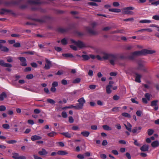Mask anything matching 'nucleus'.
<instances>
[{
  "mask_svg": "<svg viewBox=\"0 0 159 159\" xmlns=\"http://www.w3.org/2000/svg\"><path fill=\"white\" fill-rule=\"evenodd\" d=\"M101 56L99 55L96 56L97 59L100 61H102L103 60H107L113 57V55L108 54L105 52H103L101 53Z\"/></svg>",
  "mask_w": 159,
  "mask_h": 159,
  "instance_id": "nucleus-1",
  "label": "nucleus"
},
{
  "mask_svg": "<svg viewBox=\"0 0 159 159\" xmlns=\"http://www.w3.org/2000/svg\"><path fill=\"white\" fill-rule=\"evenodd\" d=\"M134 9V8L133 7H129L122 9L121 10V11H122V13L124 14L133 15L134 14V12L133 11H130L133 10Z\"/></svg>",
  "mask_w": 159,
  "mask_h": 159,
  "instance_id": "nucleus-2",
  "label": "nucleus"
},
{
  "mask_svg": "<svg viewBox=\"0 0 159 159\" xmlns=\"http://www.w3.org/2000/svg\"><path fill=\"white\" fill-rule=\"evenodd\" d=\"M78 102L76 104L77 105L76 108L77 110H80L82 109L84 104L85 103V101L83 98H80L77 101Z\"/></svg>",
  "mask_w": 159,
  "mask_h": 159,
  "instance_id": "nucleus-3",
  "label": "nucleus"
},
{
  "mask_svg": "<svg viewBox=\"0 0 159 159\" xmlns=\"http://www.w3.org/2000/svg\"><path fill=\"white\" fill-rule=\"evenodd\" d=\"M71 42L76 44L78 47L80 48H82L86 47V46L85 44L81 41H75L73 39H71Z\"/></svg>",
  "mask_w": 159,
  "mask_h": 159,
  "instance_id": "nucleus-4",
  "label": "nucleus"
},
{
  "mask_svg": "<svg viewBox=\"0 0 159 159\" xmlns=\"http://www.w3.org/2000/svg\"><path fill=\"white\" fill-rule=\"evenodd\" d=\"M133 75L135 76V81L138 83H140L141 82L140 79L141 75L139 74L136 72H132Z\"/></svg>",
  "mask_w": 159,
  "mask_h": 159,
  "instance_id": "nucleus-5",
  "label": "nucleus"
},
{
  "mask_svg": "<svg viewBox=\"0 0 159 159\" xmlns=\"http://www.w3.org/2000/svg\"><path fill=\"white\" fill-rule=\"evenodd\" d=\"M27 2L30 5H37L41 3L40 0H28Z\"/></svg>",
  "mask_w": 159,
  "mask_h": 159,
  "instance_id": "nucleus-6",
  "label": "nucleus"
},
{
  "mask_svg": "<svg viewBox=\"0 0 159 159\" xmlns=\"http://www.w3.org/2000/svg\"><path fill=\"white\" fill-rule=\"evenodd\" d=\"M17 58L20 60L22 62L21 63V66H27L26 61L25 58L23 57H18Z\"/></svg>",
  "mask_w": 159,
  "mask_h": 159,
  "instance_id": "nucleus-7",
  "label": "nucleus"
},
{
  "mask_svg": "<svg viewBox=\"0 0 159 159\" xmlns=\"http://www.w3.org/2000/svg\"><path fill=\"white\" fill-rule=\"evenodd\" d=\"M45 61L46 64L44 67V68L45 69H49L52 66L51 62L47 59H46Z\"/></svg>",
  "mask_w": 159,
  "mask_h": 159,
  "instance_id": "nucleus-8",
  "label": "nucleus"
},
{
  "mask_svg": "<svg viewBox=\"0 0 159 159\" xmlns=\"http://www.w3.org/2000/svg\"><path fill=\"white\" fill-rule=\"evenodd\" d=\"M0 65L2 66L11 68L12 66L11 64L5 63L3 60H0Z\"/></svg>",
  "mask_w": 159,
  "mask_h": 159,
  "instance_id": "nucleus-9",
  "label": "nucleus"
},
{
  "mask_svg": "<svg viewBox=\"0 0 159 159\" xmlns=\"http://www.w3.org/2000/svg\"><path fill=\"white\" fill-rule=\"evenodd\" d=\"M124 125L126 128V129L129 132H131L132 125L129 122H127L126 124H124Z\"/></svg>",
  "mask_w": 159,
  "mask_h": 159,
  "instance_id": "nucleus-10",
  "label": "nucleus"
},
{
  "mask_svg": "<svg viewBox=\"0 0 159 159\" xmlns=\"http://www.w3.org/2000/svg\"><path fill=\"white\" fill-rule=\"evenodd\" d=\"M156 52V51L154 50H149L147 49H143V54H152Z\"/></svg>",
  "mask_w": 159,
  "mask_h": 159,
  "instance_id": "nucleus-11",
  "label": "nucleus"
},
{
  "mask_svg": "<svg viewBox=\"0 0 159 159\" xmlns=\"http://www.w3.org/2000/svg\"><path fill=\"white\" fill-rule=\"evenodd\" d=\"M41 139L42 137L41 136L37 135H33L31 137V139L33 141L39 140Z\"/></svg>",
  "mask_w": 159,
  "mask_h": 159,
  "instance_id": "nucleus-12",
  "label": "nucleus"
},
{
  "mask_svg": "<svg viewBox=\"0 0 159 159\" xmlns=\"http://www.w3.org/2000/svg\"><path fill=\"white\" fill-rule=\"evenodd\" d=\"M39 154L40 155L45 156L48 154V152L44 148H42L41 151L39 152Z\"/></svg>",
  "mask_w": 159,
  "mask_h": 159,
  "instance_id": "nucleus-13",
  "label": "nucleus"
},
{
  "mask_svg": "<svg viewBox=\"0 0 159 159\" xmlns=\"http://www.w3.org/2000/svg\"><path fill=\"white\" fill-rule=\"evenodd\" d=\"M141 129V128L140 127H135L133 129L132 132L133 133H138L140 132Z\"/></svg>",
  "mask_w": 159,
  "mask_h": 159,
  "instance_id": "nucleus-14",
  "label": "nucleus"
},
{
  "mask_svg": "<svg viewBox=\"0 0 159 159\" xmlns=\"http://www.w3.org/2000/svg\"><path fill=\"white\" fill-rule=\"evenodd\" d=\"M149 149V147L148 145L145 144L143 145L140 148V150L142 151H148Z\"/></svg>",
  "mask_w": 159,
  "mask_h": 159,
  "instance_id": "nucleus-15",
  "label": "nucleus"
},
{
  "mask_svg": "<svg viewBox=\"0 0 159 159\" xmlns=\"http://www.w3.org/2000/svg\"><path fill=\"white\" fill-rule=\"evenodd\" d=\"M142 54H143V50L141 51H135L132 53V55L135 56H139Z\"/></svg>",
  "mask_w": 159,
  "mask_h": 159,
  "instance_id": "nucleus-16",
  "label": "nucleus"
},
{
  "mask_svg": "<svg viewBox=\"0 0 159 159\" xmlns=\"http://www.w3.org/2000/svg\"><path fill=\"white\" fill-rule=\"evenodd\" d=\"M109 11H110L116 13H119L121 11L120 9L117 8H110L109 9Z\"/></svg>",
  "mask_w": 159,
  "mask_h": 159,
  "instance_id": "nucleus-17",
  "label": "nucleus"
},
{
  "mask_svg": "<svg viewBox=\"0 0 159 159\" xmlns=\"http://www.w3.org/2000/svg\"><path fill=\"white\" fill-rule=\"evenodd\" d=\"M151 146L154 148L158 147L159 146V142L158 141H155L151 143Z\"/></svg>",
  "mask_w": 159,
  "mask_h": 159,
  "instance_id": "nucleus-18",
  "label": "nucleus"
},
{
  "mask_svg": "<svg viewBox=\"0 0 159 159\" xmlns=\"http://www.w3.org/2000/svg\"><path fill=\"white\" fill-rule=\"evenodd\" d=\"M138 66L135 68V69L138 70H141V68L143 67V62L142 61H139L138 62Z\"/></svg>",
  "mask_w": 159,
  "mask_h": 159,
  "instance_id": "nucleus-19",
  "label": "nucleus"
},
{
  "mask_svg": "<svg viewBox=\"0 0 159 159\" xmlns=\"http://www.w3.org/2000/svg\"><path fill=\"white\" fill-rule=\"evenodd\" d=\"M110 58L111 59L110 61V63L112 65H114L116 59V58L115 56L113 55V57Z\"/></svg>",
  "mask_w": 159,
  "mask_h": 159,
  "instance_id": "nucleus-20",
  "label": "nucleus"
},
{
  "mask_svg": "<svg viewBox=\"0 0 159 159\" xmlns=\"http://www.w3.org/2000/svg\"><path fill=\"white\" fill-rule=\"evenodd\" d=\"M58 154L61 155H64L68 154V152L65 151H58L57 152Z\"/></svg>",
  "mask_w": 159,
  "mask_h": 159,
  "instance_id": "nucleus-21",
  "label": "nucleus"
},
{
  "mask_svg": "<svg viewBox=\"0 0 159 159\" xmlns=\"http://www.w3.org/2000/svg\"><path fill=\"white\" fill-rule=\"evenodd\" d=\"M7 97L6 94L5 92H2L0 94V101H3L4 98Z\"/></svg>",
  "mask_w": 159,
  "mask_h": 159,
  "instance_id": "nucleus-22",
  "label": "nucleus"
},
{
  "mask_svg": "<svg viewBox=\"0 0 159 159\" xmlns=\"http://www.w3.org/2000/svg\"><path fill=\"white\" fill-rule=\"evenodd\" d=\"M0 49L2 51L5 52H8L9 50V49L7 47L3 45L0 48Z\"/></svg>",
  "mask_w": 159,
  "mask_h": 159,
  "instance_id": "nucleus-23",
  "label": "nucleus"
},
{
  "mask_svg": "<svg viewBox=\"0 0 159 159\" xmlns=\"http://www.w3.org/2000/svg\"><path fill=\"white\" fill-rule=\"evenodd\" d=\"M151 21L149 20H140L139 22L142 23H151Z\"/></svg>",
  "mask_w": 159,
  "mask_h": 159,
  "instance_id": "nucleus-24",
  "label": "nucleus"
},
{
  "mask_svg": "<svg viewBox=\"0 0 159 159\" xmlns=\"http://www.w3.org/2000/svg\"><path fill=\"white\" fill-rule=\"evenodd\" d=\"M61 134L65 136L66 137L70 138L71 137V134L68 132L62 133Z\"/></svg>",
  "mask_w": 159,
  "mask_h": 159,
  "instance_id": "nucleus-25",
  "label": "nucleus"
},
{
  "mask_svg": "<svg viewBox=\"0 0 159 159\" xmlns=\"http://www.w3.org/2000/svg\"><path fill=\"white\" fill-rule=\"evenodd\" d=\"M81 81V79L79 78H77L74 80L72 81V83L74 84H78L80 83Z\"/></svg>",
  "mask_w": 159,
  "mask_h": 159,
  "instance_id": "nucleus-26",
  "label": "nucleus"
},
{
  "mask_svg": "<svg viewBox=\"0 0 159 159\" xmlns=\"http://www.w3.org/2000/svg\"><path fill=\"white\" fill-rule=\"evenodd\" d=\"M102 127L104 129L106 130H111L112 129L111 127L107 125H103L102 126Z\"/></svg>",
  "mask_w": 159,
  "mask_h": 159,
  "instance_id": "nucleus-27",
  "label": "nucleus"
},
{
  "mask_svg": "<svg viewBox=\"0 0 159 159\" xmlns=\"http://www.w3.org/2000/svg\"><path fill=\"white\" fill-rule=\"evenodd\" d=\"M81 134L84 137H88L90 133L88 131H83L81 132Z\"/></svg>",
  "mask_w": 159,
  "mask_h": 159,
  "instance_id": "nucleus-28",
  "label": "nucleus"
},
{
  "mask_svg": "<svg viewBox=\"0 0 159 159\" xmlns=\"http://www.w3.org/2000/svg\"><path fill=\"white\" fill-rule=\"evenodd\" d=\"M57 134V133L55 132L52 131V132L48 133L47 135L50 137H53Z\"/></svg>",
  "mask_w": 159,
  "mask_h": 159,
  "instance_id": "nucleus-29",
  "label": "nucleus"
},
{
  "mask_svg": "<svg viewBox=\"0 0 159 159\" xmlns=\"http://www.w3.org/2000/svg\"><path fill=\"white\" fill-rule=\"evenodd\" d=\"M121 115L125 117L128 118H130L131 117V115L129 113L126 112H124L121 114Z\"/></svg>",
  "mask_w": 159,
  "mask_h": 159,
  "instance_id": "nucleus-30",
  "label": "nucleus"
},
{
  "mask_svg": "<svg viewBox=\"0 0 159 159\" xmlns=\"http://www.w3.org/2000/svg\"><path fill=\"white\" fill-rule=\"evenodd\" d=\"M111 87H110L109 86H107L106 87V92L107 93L110 94L111 92Z\"/></svg>",
  "mask_w": 159,
  "mask_h": 159,
  "instance_id": "nucleus-31",
  "label": "nucleus"
},
{
  "mask_svg": "<svg viewBox=\"0 0 159 159\" xmlns=\"http://www.w3.org/2000/svg\"><path fill=\"white\" fill-rule=\"evenodd\" d=\"M62 55L63 57H73L72 54L71 53L63 54Z\"/></svg>",
  "mask_w": 159,
  "mask_h": 159,
  "instance_id": "nucleus-32",
  "label": "nucleus"
},
{
  "mask_svg": "<svg viewBox=\"0 0 159 159\" xmlns=\"http://www.w3.org/2000/svg\"><path fill=\"white\" fill-rule=\"evenodd\" d=\"M12 157L14 159H18L19 157L20 156L19 154L17 153H14L12 154Z\"/></svg>",
  "mask_w": 159,
  "mask_h": 159,
  "instance_id": "nucleus-33",
  "label": "nucleus"
},
{
  "mask_svg": "<svg viewBox=\"0 0 159 159\" xmlns=\"http://www.w3.org/2000/svg\"><path fill=\"white\" fill-rule=\"evenodd\" d=\"M9 11L8 10H7L2 9L0 12V14L1 15L5 14H6V13L9 12Z\"/></svg>",
  "mask_w": 159,
  "mask_h": 159,
  "instance_id": "nucleus-34",
  "label": "nucleus"
},
{
  "mask_svg": "<svg viewBox=\"0 0 159 159\" xmlns=\"http://www.w3.org/2000/svg\"><path fill=\"white\" fill-rule=\"evenodd\" d=\"M81 57L85 61L88 60L90 58L87 55H82Z\"/></svg>",
  "mask_w": 159,
  "mask_h": 159,
  "instance_id": "nucleus-35",
  "label": "nucleus"
},
{
  "mask_svg": "<svg viewBox=\"0 0 159 159\" xmlns=\"http://www.w3.org/2000/svg\"><path fill=\"white\" fill-rule=\"evenodd\" d=\"M76 107H77L76 104V105L75 106L72 105H70V106H69L68 107H64L63 108V109H64L66 108H70V109L74 108L75 109L77 110V108H76Z\"/></svg>",
  "mask_w": 159,
  "mask_h": 159,
  "instance_id": "nucleus-36",
  "label": "nucleus"
},
{
  "mask_svg": "<svg viewBox=\"0 0 159 159\" xmlns=\"http://www.w3.org/2000/svg\"><path fill=\"white\" fill-rule=\"evenodd\" d=\"M47 101V102L50 103L52 104H53L55 103V102L53 99H48Z\"/></svg>",
  "mask_w": 159,
  "mask_h": 159,
  "instance_id": "nucleus-37",
  "label": "nucleus"
},
{
  "mask_svg": "<svg viewBox=\"0 0 159 159\" xmlns=\"http://www.w3.org/2000/svg\"><path fill=\"white\" fill-rule=\"evenodd\" d=\"M6 142L8 144H14L17 142V141L14 140H10L6 141Z\"/></svg>",
  "mask_w": 159,
  "mask_h": 159,
  "instance_id": "nucleus-38",
  "label": "nucleus"
},
{
  "mask_svg": "<svg viewBox=\"0 0 159 159\" xmlns=\"http://www.w3.org/2000/svg\"><path fill=\"white\" fill-rule=\"evenodd\" d=\"M134 20V19L133 18H130L126 19H124L123 20V21H133Z\"/></svg>",
  "mask_w": 159,
  "mask_h": 159,
  "instance_id": "nucleus-39",
  "label": "nucleus"
},
{
  "mask_svg": "<svg viewBox=\"0 0 159 159\" xmlns=\"http://www.w3.org/2000/svg\"><path fill=\"white\" fill-rule=\"evenodd\" d=\"M120 108V107H113L112 109V111H114V112H118L119 111V109Z\"/></svg>",
  "mask_w": 159,
  "mask_h": 159,
  "instance_id": "nucleus-40",
  "label": "nucleus"
},
{
  "mask_svg": "<svg viewBox=\"0 0 159 159\" xmlns=\"http://www.w3.org/2000/svg\"><path fill=\"white\" fill-rule=\"evenodd\" d=\"M154 132V130L152 129H149L148 130V134L149 136L152 135Z\"/></svg>",
  "mask_w": 159,
  "mask_h": 159,
  "instance_id": "nucleus-41",
  "label": "nucleus"
},
{
  "mask_svg": "<svg viewBox=\"0 0 159 159\" xmlns=\"http://www.w3.org/2000/svg\"><path fill=\"white\" fill-rule=\"evenodd\" d=\"M2 126L4 129H8L10 128L9 125L8 124H7L2 125Z\"/></svg>",
  "mask_w": 159,
  "mask_h": 159,
  "instance_id": "nucleus-42",
  "label": "nucleus"
},
{
  "mask_svg": "<svg viewBox=\"0 0 159 159\" xmlns=\"http://www.w3.org/2000/svg\"><path fill=\"white\" fill-rule=\"evenodd\" d=\"M158 102L157 100H154L151 102V106H156Z\"/></svg>",
  "mask_w": 159,
  "mask_h": 159,
  "instance_id": "nucleus-43",
  "label": "nucleus"
},
{
  "mask_svg": "<svg viewBox=\"0 0 159 159\" xmlns=\"http://www.w3.org/2000/svg\"><path fill=\"white\" fill-rule=\"evenodd\" d=\"M112 33H124V30H117L116 31H113Z\"/></svg>",
  "mask_w": 159,
  "mask_h": 159,
  "instance_id": "nucleus-44",
  "label": "nucleus"
},
{
  "mask_svg": "<svg viewBox=\"0 0 159 159\" xmlns=\"http://www.w3.org/2000/svg\"><path fill=\"white\" fill-rule=\"evenodd\" d=\"M61 43L62 44L65 45L67 43V41L65 38H64L61 40Z\"/></svg>",
  "mask_w": 159,
  "mask_h": 159,
  "instance_id": "nucleus-45",
  "label": "nucleus"
},
{
  "mask_svg": "<svg viewBox=\"0 0 159 159\" xmlns=\"http://www.w3.org/2000/svg\"><path fill=\"white\" fill-rule=\"evenodd\" d=\"M142 114V111L140 110H138L136 112V114L138 116H141Z\"/></svg>",
  "mask_w": 159,
  "mask_h": 159,
  "instance_id": "nucleus-46",
  "label": "nucleus"
},
{
  "mask_svg": "<svg viewBox=\"0 0 159 159\" xmlns=\"http://www.w3.org/2000/svg\"><path fill=\"white\" fill-rule=\"evenodd\" d=\"M61 115L64 118H66L67 116V115L66 112V111H63L61 113Z\"/></svg>",
  "mask_w": 159,
  "mask_h": 159,
  "instance_id": "nucleus-47",
  "label": "nucleus"
},
{
  "mask_svg": "<svg viewBox=\"0 0 159 159\" xmlns=\"http://www.w3.org/2000/svg\"><path fill=\"white\" fill-rule=\"evenodd\" d=\"M34 76L32 74H29L27 75L26 78L28 79H31L33 78Z\"/></svg>",
  "mask_w": 159,
  "mask_h": 159,
  "instance_id": "nucleus-48",
  "label": "nucleus"
},
{
  "mask_svg": "<svg viewBox=\"0 0 159 159\" xmlns=\"http://www.w3.org/2000/svg\"><path fill=\"white\" fill-rule=\"evenodd\" d=\"M145 97L148 101L150 99V96L149 93H146L145 94Z\"/></svg>",
  "mask_w": 159,
  "mask_h": 159,
  "instance_id": "nucleus-49",
  "label": "nucleus"
},
{
  "mask_svg": "<svg viewBox=\"0 0 159 159\" xmlns=\"http://www.w3.org/2000/svg\"><path fill=\"white\" fill-rule=\"evenodd\" d=\"M88 4L89 5L92 6H98V5L96 3L94 2H89L88 3Z\"/></svg>",
  "mask_w": 159,
  "mask_h": 159,
  "instance_id": "nucleus-50",
  "label": "nucleus"
},
{
  "mask_svg": "<svg viewBox=\"0 0 159 159\" xmlns=\"http://www.w3.org/2000/svg\"><path fill=\"white\" fill-rule=\"evenodd\" d=\"M152 18L154 20H159V15H154L152 16Z\"/></svg>",
  "mask_w": 159,
  "mask_h": 159,
  "instance_id": "nucleus-51",
  "label": "nucleus"
},
{
  "mask_svg": "<svg viewBox=\"0 0 159 159\" xmlns=\"http://www.w3.org/2000/svg\"><path fill=\"white\" fill-rule=\"evenodd\" d=\"M6 110V107L2 105L0 106V111H3Z\"/></svg>",
  "mask_w": 159,
  "mask_h": 159,
  "instance_id": "nucleus-52",
  "label": "nucleus"
},
{
  "mask_svg": "<svg viewBox=\"0 0 159 159\" xmlns=\"http://www.w3.org/2000/svg\"><path fill=\"white\" fill-rule=\"evenodd\" d=\"M6 41L4 40L0 39V48L3 45L2 44L5 43Z\"/></svg>",
  "mask_w": 159,
  "mask_h": 159,
  "instance_id": "nucleus-53",
  "label": "nucleus"
},
{
  "mask_svg": "<svg viewBox=\"0 0 159 159\" xmlns=\"http://www.w3.org/2000/svg\"><path fill=\"white\" fill-rule=\"evenodd\" d=\"M61 84L64 85H66L67 84L68 82L66 80H62L61 81Z\"/></svg>",
  "mask_w": 159,
  "mask_h": 159,
  "instance_id": "nucleus-54",
  "label": "nucleus"
},
{
  "mask_svg": "<svg viewBox=\"0 0 159 159\" xmlns=\"http://www.w3.org/2000/svg\"><path fill=\"white\" fill-rule=\"evenodd\" d=\"M13 60L12 57H7V61L9 62H11Z\"/></svg>",
  "mask_w": 159,
  "mask_h": 159,
  "instance_id": "nucleus-55",
  "label": "nucleus"
},
{
  "mask_svg": "<svg viewBox=\"0 0 159 159\" xmlns=\"http://www.w3.org/2000/svg\"><path fill=\"white\" fill-rule=\"evenodd\" d=\"M113 5L114 7H117L120 6V4L118 2H114L113 3Z\"/></svg>",
  "mask_w": 159,
  "mask_h": 159,
  "instance_id": "nucleus-56",
  "label": "nucleus"
},
{
  "mask_svg": "<svg viewBox=\"0 0 159 159\" xmlns=\"http://www.w3.org/2000/svg\"><path fill=\"white\" fill-rule=\"evenodd\" d=\"M58 85V83L57 81L53 82L52 84V86L55 87L57 86Z\"/></svg>",
  "mask_w": 159,
  "mask_h": 159,
  "instance_id": "nucleus-57",
  "label": "nucleus"
},
{
  "mask_svg": "<svg viewBox=\"0 0 159 159\" xmlns=\"http://www.w3.org/2000/svg\"><path fill=\"white\" fill-rule=\"evenodd\" d=\"M77 157L78 158L80 159H83L84 158V156L81 154H79L77 156Z\"/></svg>",
  "mask_w": 159,
  "mask_h": 159,
  "instance_id": "nucleus-58",
  "label": "nucleus"
},
{
  "mask_svg": "<svg viewBox=\"0 0 159 159\" xmlns=\"http://www.w3.org/2000/svg\"><path fill=\"white\" fill-rule=\"evenodd\" d=\"M13 46L15 47H20V44L19 43H15L13 45Z\"/></svg>",
  "mask_w": 159,
  "mask_h": 159,
  "instance_id": "nucleus-59",
  "label": "nucleus"
},
{
  "mask_svg": "<svg viewBox=\"0 0 159 159\" xmlns=\"http://www.w3.org/2000/svg\"><path fill=\"white\" fill-rule=\"evenodd\" d=\"M93 72L92 70H89V71L88 75L90 76H92L93 75Z\"/></svg>",
  "mask_w": 159,
  "mask_h": 159,
  "instance_id": "nucleus-60",
  "label": "nucleus"
},
{
  "mask_svg": "<svg viewBox=\"0 0 159 159\" xmlns=\"http://www.w3.org/2000/svg\"><path fill=\"white\" fill-rule=\"evenodd\" d=\"M69 121L71 123L73 122L74 119L72 116H70L69 117Z\"/></svg>",
  "mask_w": 159,
  "mask_h": 159,
  "instance_id": "nucleus-61",
  "label": "nucleus"
},
{
  "mask_svg": "<svg viewBox=\"0 0 159 159\" xmlns=\"http://www.w3.org/2000/svg\"><path fill=\"white\" fill-rule=\"evenodd\" d=\"M134 143L135 145L137 146H141L140 144L138 142L137 140H134Z\"/></svg>",
  "mask_w": 159,
  "mask_h": 159,
  "instance_id": "nucleus-62",
  "label": "nucleus"
},
{
  "mask_svg": "<svg viewBox=\"0 0 159 159\" xmlns=\"http://www.w3.org/2000/svg\"><path fill=\"white\" fill-rule=\"evenodd\" d=\"M100 157L103 159H105L107 158L106 155L104 154H102L100 155Z\"/></svg>",
  "mask_w": 159,
  "mask_h": 159,
  "instance_id": "nucleus-63",
  "label": "nucleus"
},
{
  "mask_svg": "<svg viewBox=\"0 0 159 159\" xmlns=\"http://www.w3.org/2000/svg\"><path fill=\"white\" fill-rule=\"evenodd\" d=\"M152 5L157 6L159 5V0L155 2L154 3H152Z\"/></svg>",
  "mask_w": 159,
  "mask_h": 159,
  "instance_id": "nucleus-64",
  "label": "nucleus"
}]
</instances>
